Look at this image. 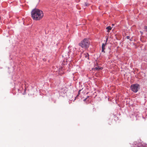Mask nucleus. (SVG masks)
I'll return each instance as SVG.
<instances>
[{
  "label": "nucleus",
  "instance_id": "f257e3e1",
  "mask_svg": "<svg viewBox=\"0 0 147 147\" xmlns=\"http://www.w3.org/2000/svg\"><path fill=\"white\" fill-rule=\"evenodd\" d=\"M44 16L42 11L38 9H34L31 12V16L32 18L36 20L41 19Z\"/></svg>",
  "mask_w": 147,
  "mask_h": 147
},
{
  "label": "nucleus",
  "instance_id": "f03ea898",
  "mask_svg": "<svg viewBox=\"0 0 147 147\" xmlns=\"http://www.w3.org/2000/svg\"><path fill=\"white\" fill-rule=\"evenodd\" d=\"M79 45L83 48H87L89 45V42L87 39L85 38L79 44Z\"/></svg>",
  "mask_w": 147,
  "mask_h": 147
},
{
  "label": "nucleus",
  "instance_id": "7ed1b4c3",
  "mask_svg": "<svg viewBox=\"0 0 147 147\" xmlns=\"http://www.w3.org/2000/svg\"><path fill=\"white\" fill-rule=\"evenodd\" d=\"M139 85L138 84H133L131 86V88L132 90L135 92H137L139 89Z\"/></svg>",
  "mask_w": 147,
  "mask_h": 147
},
{
  "label": "nucleus",
  "instance_id": "20e7f679",
  "mask_svg": "<svg viewBox=\"0 0 147 147\" xmlns=\"http://www.w3.org/2000/svg\"><path fill=\"white\" fill-rule=\"evenodd\" d=\"M132 147H146V146L141 143L139 142L134 143V145Z\"/></svg>",
  "mask_w": 147,
  "mask_h": 147
},
{
  "label": "nucleus",
  "instance_id": "39448f33",
  "mask_svg": "<svg viewBox=\"0 0 147 147\" xmlns=\"http://www.w3.org/2000/svg\"><path fill=\"white\" fill-rule=\"evenodd\" d=\"M107 45V43L105 42V43H103L102 45V52L105 53L104 50L105 49V46Z\"/></svg>",
  "mask_w": 147,
  "mask_h": 147
},
{
  "label": "nucleus",
  "instance_id": "423d86ee",
  "mask_svg": "<svg viewBox=\"0 0 147 147\" xmlns=\"http://www.w3.org/2000/svg\"><path fill=\"white\" fill-rule=\"evenodd\" d=\"M111 27L110 26H109L106 27V29L108 30V31L110 30L111 29Z\"/></svg>",
  "mask_w": 147,
  "mask_h": 147
},
{
  "label": "nucleus",
  "instance_id": "0eeeda50",
  "mask_svg": "<svg viewBox=\"0 0 147 147\" xmlns=\"http://www.w3.org/2000/svg\"><path fill=\"white\" fill-rule=\"evenodd\" d=\"M102 68L100 67V68L98 67H96L95 68V69L96 70H98L100 69H102Z\"/></svg>",
  "mask_w": 147,
  "mask_h": 147
},
{
  "label": "nucleus",
  "instance_id": "6e6552de",
  "mask_svg": "<svg viewBox=\"0 0 147 147\" xmlns=\"http://www.w3.org/2000/svg\"><path fill=\"white\" fill-rule=\"evenodd\" d=\"M85 6H87L88 5H89L88 4V3H87L86 2L84 4H83Z\"/></svg>",
  "mask_w": 147,
  "mask_h": 147
},
{
  "label": "nucleus",
  "instance_id": "1a4fd4ad",
  "mask_svg": "<svg viewBox=\"0 0 147 147\" xmlns=\"http://www.w3.org/2000/svg\"><path fill=\"white\" fill-rule=\"evenodd\" d=\"M80 91H81V90H79V91H78V95H79V94H80Z\"/></svg>",
  "mask_w": 147,
  "mask_h": 147
},
{
  "label": "nucleus",
  "instance_id": "9d476101",
  "mask_svg": "<svg viewBox=\"0 0 147 147\" xmlns=\"http://www.w3.org/2000/svg\"><path fill=\"white\" fill-rule=\"evenodd\" d=\"M127 39H129V36H127Z\"/></svg>",
  "mask_w": 147,
  "mask_h": 147
},
{
  "label": "nucleus",
  "instance_id": "9b49d317",
  "mask_svg": "<svg viewBox=\"0 0 147 147\" xmlns=\"http://www.w3.org/2000/svg\"><path fill=\"white\" fill-rule=\"evenodd\" d=\"M145 29H146V31H147V26L146 27Z\"/></svg>",
  "mask_w": 147,
  "mask_h": 147
},
{
  "label": "nucleus",
  "instance_id": "f8f14e48",
  "mask_svg": "<svg viewBox=\"0 0 147 147\" xmlns=\"http://www.w3.org/2000/svg\"><path fill=\"white\" fill-rule=\"evenodd\" d=\"M107 40H108V38H107L106 39V42H107Z\"/></svg>",
  "mask_w": 147,
  "mask_h": 147
},
{
  "label": "nucleus",
  "instance_id": "ddd939ff",
  "mask_svg": "<svg viewBox=\"0 0 147 147\" xmlns=\"http://www.w3.org/2000/svg\"><path fill=\"white\" fill-rule=\"evenodd\" d=\"M114 24H112V26H114Z\"/></svg>",
  "mask_w": 147,
  "mask_h": 147
},
{
  "label": "nucleus",
  "instance_id": "4468645a",
  "mask_svg": "<svg viewBox=\"0 0 147 147\" xmlns=\"http://www.w3.org/2000/svg\"><path fill=\"white\" fill-rule=\"evenodd\" d=\"M87 54L88 55V53H87Z\"/></svg>",
  "mask_w": 147,
  "mask_h": 147
},
{
  "label": "nucleus",
  "instance_id": "2eb2a0df",
  "mask_svg": "<svg viewBox=\"0 0 147 147\" xmlns=\"http://www.w3.org/2000/svg\"><path fill=\"white\" fill-rule=\"evenodd\" d=\"M85 57H87V56L86 55V56H85Z\"/></svg>",
  "mask_w": 147,
  "mask_h": 147
}]
</instances>
